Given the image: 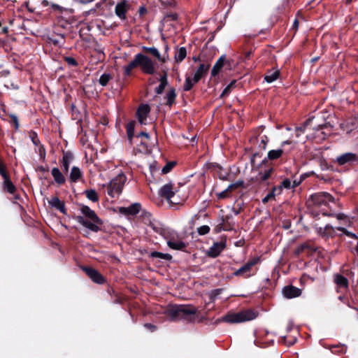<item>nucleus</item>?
Returning a JSON list of instances; mask_svg holds the SVG:
<instances>
[{
	"instance_id": "obj_13",
	"label": "nucleus",
	"mask_w": 358,
	"mask_h": 358,
	"mask_svg": "<svg viewBox=\"0 0 358 358\" xmlns=\"http://www.w3.org/2000/svg\"><path fill=\"white\" fill-rule=\"evenodd\" d=\"M130 8L129 3L127 1L124 0L118 3L115 8V15L122 20H126V13Z\"/></svg>"
},
{
	"instance_id": "obj_48",
	"label": "nucleus",
	"mask_w": 358,
	"mask_h": 358,
	"mask_svg": "<svg viewBox=\"0 0 358 358\" xmlns=\"http://www.w3.org/2000/svg\"><path fill=\"white\" fill-rule=\"evenodd\" d=\"M280 185L283 189H289L292 187L291 181L288 178H286L284 180H282Z\"/></svg>"
},
{
	"instance_id": "obj_23",
	"label": "nucleus",
	"mask_w": 358,
	"mask_h": 358,
	"mask_svg": "<svg viewBox=\"0 0 358 358\" xmlns=\"http://www.w3.org/2000/svg\"><path fill=\"white\" fill-rule=\"evenodd\" d=\"M283 153H284V150L282 148H278L276 150H271L270 151L268 152L267 157L265 158L262 161V164H264L266 163L267 160H271V161L276 160V159L280 158Z\"/></svg>"
},
{
	"instance_id": "obj_39",
	"label": "nucleus",
	"mask_w": 358,
	"mask_h": 358,
	"mask_svg": "<svg viewBox=\"0 0 358 358\" xmlns=\"http://www.w3.org/2000/svg\"><path fill=\"white\" fill-rule=\"evenodd\" d=\"M176 97V91L174 89H171L169 92L166 94V104L167 105H172V103L174 102Z\"/></svg>"
},
{
	"instance_id": "obj_41",
	"label": "nucleus",
	"mask_w": 358,
	"mask_h": 358,
	"mask_svg": "<svg viewBox=\"0 0 358 358\" xmlns=\"http://www.w3.org/2000/svg\"><path fill=\"white\" fill-rule=\"evenodd\" d=\"M111 76L108 73H103L99 78V83L101 86H106L109 80H110Z\"/></svg>"
},
{
	"instance_id": "obj_62",
	"label": "nucleus",
	"mask_w": 358,
	"mask_h": 358,
	"mask_svg": "<svg viewBox=\"0 0 358 358\" xmlns=\"http://www.w3.org/2000/svg\"><path fill=\"white\" fill-rule=\"evenodd\" d=\"M250 55H251V52H246V54H245V57H246V58H249V57H250Z\"/></svg>"
},
{
	"instance_id": "obj_8",
	"label": "nucleus",
	"mask_w": 358,
	"mask_h": 358,
	"mask_svg": "<svg viewBox=\"0 0 358 358\" xmlns=\"http://www.w3.org/2000/svg\"><path fill=\"white\" fill-rule=\"evenodd\" d=\"M138 66L141 69V71L146 73L152 75L155 73V65L152 60L148 56L141 53L136 54Z\"/></svg>"
},
{
	"instance_id": "obj_28",
	"label": "nucleus",
	"mask_w": 358,
	"mask_h": 358,
	"mask_svg": "<svg viewBox=\"0 0 358 358\" xmlns=\"http://www.w3.org/2000/svg\"><path fill=\"white\" fill-rule=\"evenodd\" d=\"M160 84L159 85L156 87L155 92L157 94H161L163 93L164 88L168 84L167 80V72L166 71H163V75L159 78Z\"/></svg>"
},
{
	"instance_id": "obj_44",
	"label": "nucleus",
	"mask_w": 358,
	"mask_h": 358,
	"mask_svg": "<svg viewBox=\"0 0 358 358\" xmlns=\"http://www.w3.org/2000/svg\"><path fill=\"white\" fill-rule=\"evenodd\" d=\"M210 231V227L208 225H203L197 229V232L199 235H206Z\"/></svg>"
},
{
	"instance_id": "obj_43",
	"label": "nucleus",
	"mask_w": 358,
	"mask_h": 358,
	"mask_svg": "<svg viewBox=\"0 0 358 358\" xmlns=\"http://www.w3.org/2000/svg\"><path fill=\"white\" fill-rule=\"evenodd\" d=\"M306 249L312 250V248H310V245L308 243H303L299 245L295 250L294 252L296 255H299Z\"/></svg>"
},
{
	"instance_id": "obj_33",
	"label": "nucleus",
	"mask_w": 358,
	"mask_h": 358,
	"mask_svg": "<svg viewBox=\"0 0 358 358\" xmlns=\"http://www.w3.org/2000/svg\"><path fill=\"white\" fill-rule=\"evenodd\" d=\"M82 176V172L80 169L77 166H73L70 173V180L71 182H77Z\"/></svg>"
},
{
	"instance_id": "obj_57",
	"label": "nucleus",
	"mask_w": 358,
	"mask_h": 358,
	"mask_svg": "<svg viewBox=\"0 0 358 358\" xmlns=\"http://www.w3.org/2000/svg\"><path fill=\"white\" fill-rule=\"evenodd\" d=\"M138 136H144L146 138H149V134L146 132H141L140 134H138Z\"/></svg>"
},
{
	"instance_id": "obj_32",
	"label": "nucleus",
	"mask_w": 358,
	"mask_h": 358,
	"mask_svg": "<svg viewBox=\"0 0 358 358\" xmlns=\"http://www.w3.org/2000/svg\"><path fill=\"white\" fill-rule=\"evenodd\" d=\"M225 59H226L225 56L222 55L216 62V63L215 64V65L213 67L212 71H211L212 76H216L219 73L220 70L222 69V67L224 65Z\"/></svg>"
},
{
	"instance_id": "obj_3",
	"label": "nucleus",
	"mask_w": 358,
	"mask_h": 358,
	"mask_svg": "<svg viewBox=\"0 0 358 358\" xmlns=\"http://www.w3.org/2000/svg\"><path fill=\"white\" fill-rule=\"evenodd\" d=\"M314 120L315 117H310L301 126L296 127V136L299 137L301 133L312 130L313 132H310L307 135L308 139H317L318 141L324 140L327 134L322 131V129L326 127V125L324 124H317L314 123Z\"/></svg>"
},
{
	"instance_id": "obj_42",
	"label": "nucleus",
	"mask_w": 358,
	"mask_h": 358,
	"mask_svg": "<svg viewBox=\"0 0 358 358\" xmlns=\"http://www.w3.org/2000/svg\"><path fill=\"white\" fill-rule=\"evenodd\" d=\"M336 229H337V230L342 231L343 234H345L346 236H348L350 238H354L355 240L358 239V236L355 233L349 231L348 229H346L344 227H338Z\"/></svg>"
},
{
	"instance_id": "obj_7",
	"label": "nucleus",
	"mask_w": 358,
	"mask_h": 358,
	"mask_svg": "<svg viewBox=\"0 0 358 358\" xmlns=\"http://www.w3.org/2000/svg\"><path fill=\"white\" fill-rule=\"evenodd\" d=\"M159 196L166 200L167 202L173 204H178L180 201L176 198V191L173 190L171 182L164 185L159 189Z\"/></svg>"
},
{
	"instance_id": "obj_51",
	"label": "nucleus",
	"mask_w": 358,
	"mask_h": 358,
	"mask_svg": "<svg viewBox=\"0 0 358 358\" xmlns=\"http://www.w3.org/2000/svg\"><path fill=\"white\" fill-rule=\"evenodd\" d=\"M275 198V196L273 193L271 191L268 192L263 199H262V203H266L268 201L271 199H273Z\"/></svg>"
},
{
	"instance_id": "obj_4",
	"label": "nucleus",
	"mask_w": 358,
	"mask_h": 358,
	"mask_svg": "<svg viewBox=\"0 0 358 358\" xmlns=\"http://www.w3.org/2000/svg\"><path fill=\"white\" fill-rule=\"evenodd\" d=\"M331 203H334V198L331 194L327 192H319L313 194L308 201V206L321 208L320 211L322 215L326 216L332 215V214L328 213L324 208L330 205Z\"/></svg>"
},
{
	"instance_id": "obj_55",
	"label": "nucleus",
	"mask_w": 358,
	"mask_h": 358,
	"mask_svg": "<svg viewBox=\"0 0 358 358\" xmlns=\"http://www.w3.org/2000/svg\"><path fill=\"white\" fill-rule=\"evenodd\" d=\"M145 327L150 329L152 331H155L156 329V327L151 324H149V323H146L145 324Z\"/></svg>"
},
{
	"instance_id": "obj_59",
	"label": "nucleus",
	"mask_w": 358,
	"mask_h": 358,
	"mask_svg": "<svg viewBox=\"0 0 358 358\" xmlns=\"http://www.w3.org/2000/svg\"><path fill=\"white\" fill-rule=\"evenodd\" d=\"M291 143V141H282V143H281V146L283 147L285 145H287V144H290Z\"/></svg>"
},
{
	"instance_id": "obj_47",
	"label": "nucleus",
	"mask_w": 358,
	"mask_h": 358,
	"mask_svg": "<svg viewBox=\"0 0 358 358\" xmlns=\"http://www.w3.org/2000/svg\"><path fill=\"white\" fill-rule=\"evenodd\" d=\"M127 131L129 138H131L134 133V126L133 123H129L127 127Z\"/></svg>"
},
{
	"instance_id": "obj_61",
	"label": "nucleus",
	"mask_w": 358,
	"mask_h": 358,
	"mask_svg": "<svg viewBox=\"0 0 358 358\" xmlns=\"http://www.w3.org/2000/svg\"><path fill=\"white\" fill-rule=\"evenodd\" d=\"M336 217H337L338 220L343 219V214H338V215H336Z\"/></svg>"
},
{
	"instance_id": "obj_54",
	"label": "nucleus",
	"mask_w": 358,
	"mask_h": 358,
	"mask_svg": "<svg viewBox=\"0 0 358 358\" xmlns=\"http://www.w3.org/2000/svg\"><path fill=\"white\" fill-rule=\"evenodd\" d=\"M31 140H32L33 143L35 145H37L40 143V141H39L38 138H37V136H36V134H34V135L31 136Z\"/></svg>"
},
{
	"instance_id": "obj_9",
	"label": "nucleus",
	"mask_w": 358,
	"mask_h": 358,
	"mask_svg": "<svg viewBox=\"0 0 358 358\" xmlns=\"http://www.w3.org/2000/svg\"><path fill=\"white\" fill-rule=\"evenodd\" d=\"M260 259L259 257H255L252 259L249 260L247 263L243 265L240 268L236 270L234 275L235 276H241L243 278H248L252 275L251 273L252 267L259 263Z\"/></svg>"
},
{
	"instance_id": "obj_17",
	"label": "nucleus",
	"mask_w": 358,
	"mask_h": 358,
	"mask_svg": "<svg viewBox=\"0 0 358 358\" xmlns=\"http://www.w3.org/2000/svg\"><path fill=\"white\" fill-rule=\"evenodd\" d=\"M225 242L223 241L214 243L208 251V256L211 257H217L225 248Z\"/></svg>"
},
{
	"instance_id": "obj_10",
	"label": "nucleus",
	"mask_w": 358,
	"mask_h": 358,
	"mask_svg": "<svg viewBox=\"0 0 358 358\" xmlns=\"http://www.w3.org/2000/svg\"><path fill=\"white\" fill-rule=\"evenodd\" d=\"M150 112V107L148 104H141L136 111V117L141 124H146L148 114Z\"/></svg>"
},
{
	"instance_id": "obj_24",
	"label": "nucleus",
	"mask_w": 358,
	"mask_h": 358,
	"mask_svg": "<svg viewBox=\"0 0 358 358\" xmlns=\"http://www.w3.org/2000/svg\"><path fill=\"white\" fill-rule=\"evenodd\" d=\"M51 174H52V177L54 178L55 182L57 185H63L64 183H65L66 178L58 168H57V167L52 168L51 170Z\"/></svg>"
},
{
	"instance_id": "obj_5",
	"label": "nucleus",
	"mask_w": 358,
	"mask_h": 358,
	"mask_svg": "<svg viewBox=\"0 0 358 358\" xmlns=\"http://www.w3.org/2000/svg\"><path fill=\"white\" fill-rule=\"evenodd\" d=\"M257 314L252 310H245L238 313H229L217 320V322L240 323L256 318Z\"/></svg>"
},
{
	"instance_id": "obj_1",
	"label": "nucleus",
	"mask_w": 358,
	"mask_h": 358,
	"mask_svg": "<svg viewBox=\"0 0 358 358\" xmlns=\"http://www.w3.org/2000/svg\"><path fill=\"white\" fill-rule=\"evenodd\" d=\"M166 315L172 321L184 320L187 322H194L197 309L192 305H175L169 307Z\"/></svg>"
},
{
	"instance_id": "obj_50",
	"label": "nucleus",
	"mask_w": 358,
	"mask_h": 358,
	"mask_svg": "<svg viewBox=\"0 0 358 358\" xmlns=\"http://www.w3.org/2000/svg\"><path fill=\"white\" fill-rule=\"evenodd\" d=\"M282 189L283 188L281 187V185L275 186V187H273L271 192H272V193H273L274 196H275L282 193Z\"/></svg>"
},
{
	"instance_id": "obj_34",
	"label": "nucleus",
	"mask_w": 358,
	"mask_h": 358,
	"mask_svg": "<svg viewBox=\"0 0 358 358\" xmlns=\"http://www.w3.org/2000/svg\"><path fill=\"white\" fill-rule=\"evenodd\" d=\"M187 56V50L185 47L180 48L175 53L176 62H181Z\"/></svg>"
},
{
	"instance_id": "obj_37",
	"label": "nucleus",
	"mask_w": 358,
	"mask_h": 358,
	"mask_svg": "<svg viewBox=\"0 0 358 358\" xmlns=\"http://www.w3.org/2000/svg\"><path fill=\"white\" fill-rule=\"evenodd\" d=\"M255 140L259 141V148L265 150L268 142V138L266 135H259Z\"/></svg>"
},
{
	"instance_id": "obj_60",
	"label": "nucleus",
	"mask_w": 358,
	"mask_h": 358,
	"mask_svg": "<svg viewBox=\"0 0 358 358\" xmlns=\"http://www.w3.org/2000/svg\"><path fill=\"white\" fill-rule=\"evenodd\" d=\"M236 83L235 80H232L228 85H230V88L233 87Z\"/></svg>"
},
{
	"instance_id": "obj_53",
	"label": "nucleus",
	"mask_w": 358,
	"mask_h": 358,
	"mask_svg": "<svg viewBox=\"0 0 358 358\" xmlns=\"http://www.w3.org/2000/svg\"><path fill=\"white\" fill-rule=\"evenodd\" d=\"M336 348L338 347H336ZM340 348V350L338 351H337L338 353H341V354H344L347 352V346L345 345H342L341 346L338 347Z\"/></svg>"
},
{
	"instance_id": "obj_25",
	"label": "nucleus",
	"mask_w": 358,
	"mask_h": 358,
	"mask_svg": "<svg viewBox=\"0 0 358 358\" xmlns=\"http://www.w3.org/2000/svg\"><path fill=\"white\" fill-rule=\"evenodd\" d=\"M280 76V70L278 69H273L266 72L264 76V80L268 83H271L276 80Z\"/></svg>"
},
{
	"instance_id": "obj_26",
	"label": "nucleus",
	"mask_w": 358,
	"mask_h": 358,
	"mask_svg": "<svg viewBox=\"0 0 358 358\" xmlns=\"http://www.w3.org/2000/svg\"><path fill=\"white\" fill-rule=\"evenodd\" d=\"M3 188L4 191L8 192L10 194H14L16 187L12 182V181L10 180L9 176L8 175L3 177Z\"/></svg>"
},
{
	"instance_id": "obj_45",
	"label": "nucleus",
	"mask_w": 358,
	"mask_h": 358,
	"mask_svg": "<svg viewBox=\"0 0 358 358\" xmlns=\"http://www.w3.org/2000/svg\"><path fill=\"white\" fill-rule=\"evenodd\" d=\"M175 162H168L162 169V173H168L169 172H170V171L173 168V166H175Z\"/></svg>"
},
{
	"instance_id": "obj_11",
	"label": "nucleus",
	"mask_w": 358,
	"mask_h": 358,
	"mask_svg": "<svg viewBox=\"0 0 358 358\" xmlns=\"http://www.w3.org/2000/svg\"><path fill=\"white\" fill-rule=\"evenodd\" d=\"M336 228H334L331 224H327L324 227H317L316 231L317 234L323 238L328 239L329 238H333L336 236Z\"/></svg>"
},
{
	"instance_id": "obj_56",
	"label": "nucleus",
	"mask_w": 358,
	"mask_h": 358,
	"mask_svg": "<svg viewBox=\"0 0 358 358\" xmlns=\"http://www.w3.org/2000/svg\"><path fill=\"white\" fill-rule=\"evenodd\" d=\"M11 117L13 118V121H14V122H15V127H16V128H18L19 124H18V120H17V116H16V115H11Z\"/></svg>"
},
{
	"instance_id": "obj_52",
	"label": "nucleus",
	"mask_w": 358,
	"mask_h": 358,
	"mask_svg": "<svg viewBox=\"0 0 358 358\" xmlns=\"http://www.w3.org/2000/svg\"><path fill=\"white\" fill-rule=\"evenodd\" d=\"M231 90L230 85H227L221 94V96H226L229 94Z\"/></svg>"
},
{
	"instance_id": "obj_63",
	"label": "nucleus",
	"mask_w": 358,
	"mask_h": 358,
	"mask_svg": "<svg viewBox=\"0 0 358 358\" xmlns=\"http://www.w3.org/2000/svg\"><path fill=\"white\" fill-rule=\"evenodd\" d=\"M355 250L356 253L358 255V241H357V246L355 248Z\"/></svg>"
},
{
	"instance_id": "obj_12",
	"label": "nucleus",
	"mask_w": 358,
	"mask_h": 358,
	"mask_svg": "<svg viewBox=\"0 0 358 358\" xmlns=\"http://www.w3.org/2000/svg\"><path fill=\"white\" fill-rule=\"evenodd\" d=\"M243 185V182L242 180L236 181V182L229 185L228 186V187L227 189H225L224 190H223L219 193H217L216 196L218 199H224L231 197V192L234 189H236L240 187H242Z\"/></svg>"
},
{
	"instance_id": "obj_22",
	"label": "nucleus",
	"mask_w": 358,
	"mask_h": 358,
	"mask_svg": "<svg viewBox=\"0 0 358 358\" xmlns=\"http://www.w3.org/2000/svg\"><path fill=\"white\" fill-rule=\"evenodd\" d=\"M210 68V64H201L199 65L195 73H194V80L196 82H199L201 78L206 75Z\"/></svg>"
},
{
	"instance_id": "obj_18",
	"label": "nucleus",
	"mask_w": 358,
	"mask_h": 358,
	"mask_svg": "<svg viewBox=\"0 0 358 358\" xmlns=\"http://www.w3.org/2000/svg\"><path fill=\"white\" fill-rule=\"evenodd\" d=\"M301 289L292 285L286 286L282 289V294L287 299L298 297L301 294Z\"/></svg>"
},
{
	"instance_id": "obj_2",
	"label": "nucleus",
	"mask_w": 358,
	"mask_h": 358,
	"mask_svg": "<svg viewBox=\"0 0 358 358\" xmlns=\"http://www.w3.org/2000/svg\"><path fill=\"white\" fill-rule=\"evenodd\" d=\"M81 213L83 216L76 217L78 222L92 232H98L101 230L103 222L93 210L84 206L81 208Z\"/></svg>"
},
{
	"instance_id": "obj_16",
	"label": "nucleus",
	"mask_w": 358,
	"mask_h": 358,
	"mask_svg": "<svg viewBox=\"0 0 358 358\" xmlns=\"http://www.w3.org/2000/svg\"><path fill=\"white\" fill-rule=\"evenodd\" d=\"M358 160V155L352 152H346L337 157L336 162L340 165L352 163Z\"/></svg>"
},
{
	"instance_id": "obj_64",
	"label": "nucleus",
	"mask_w": 358,
	"mask_h": 358,
	"mask_svg": "<svg viewBox=\"0 0 358 358\" xmlns=\"http://www.w3.org/2000/svg\"><path fill=\"white\" fill-rule=\"evenodd\" d=\"M172 18H173V20H176V15H172Z\"/></svg>"
},
{
	"instance_id": "obj_31",
	"label": "nucleus",
	"mask_w": 358,
	"mask_h": 358,
	"mask_svg": "<svg viewBox=\"0 0 358 358\" xmlns=\"http://www.w3.org/2000/svg\"><path fill=\"white\" fill-rule=\"evenodd\" d=\"M273 169L271 166L268 167L264 171H260L257 176V180L260 182H266L271 176Z\"/></svg>"
},
{
	"instance_id": "obj_58",
	"label": "nucleus",
	"mask_w": 358,
	"mask_h": 358,
	"mask_svg": "<svg viewBox=\"0 0 358 358\" xmlns=\"http://www.w3.org/2000/svg\"><path fill=\"white\" fill-rule=\"evenodd\" d=\"M293 27L295 29H297L298 27H299V22L298 20L296 19L294 22H293Z\"/></svg>"
},
{
	"instance_id": "obj_19",
	"label": "nucleus",
	"mask_w": 358,
	"mask_h": 358,
	"mask_svg": "<svg viewBox=\"0 0 358 358\" xmlns=\"http://www.w3.org/2000/svg\"><path fill=\"white\" fill-rule=\"evenodd\" d=\"M143 49L149 52L152 56L156 58L157 60L161 62L162 63H165L169 58V55L165 54L164 55H161L157 48L155 47H145L143 46Z\"/></svg>"
},
{
	"instance_id": "obj_36",
	"label": "nucleus",
	"mask_w": 358,
	"mask_h": 358,
	"mask_svg": "<svg viewBox=\"0 0 358 358\" xmlns=\"http://www.w3.org/2000/svg\"><path fill=\"white\" fill-rule=\"evenodd\" d=\"M138 66V62L136 58V55L134 57V60H132L128 65L124 67V74L126 76L130 75L133 69Z\"/></svg>"
},
{
	"instance_id": "obj_27",
	"label": "nucleus",
	"mask_w": 358,
	"mask_h": 358,
	"mask_svg": "<svg viewBox=\"0 0 358 358\" xmlns=\"http://www.w3.org/2000/svg\"><path fill=\"white\" fill-rule=\"evenodd\" d=\"M168 246L173 250H181L186 247V244L176 239H169L167 241Z\"/></svg>"
},
{
	"instance_id": "obj_29",
	"label": "nucleus",
	"mask_w": 358,
	"mask_h": 358,
	"mask_svg": "<svg viewBox=\"0 0 358 358\" xmlns=\"http://www.w3.org/2000/svg\"><path fill=\"white\" fill-rule=\"evenodd\" d=\"M73 159V155L71 152H66L63 154L62 160V165L63 171L67 172L69 169V166Z\"/></svg>"
},
{
	"instance_id": "obj_20",
	"label": "nucleus",
	"mask_w": 358,
	"mask_h": 358,
	"mask_svg": "<svg viewBox=\"0 0 358 358\" xmlns=\"http://www.w3.org/2000/svg\"><path fill=\"white\" fill-rule=\"evenodd\" d=\"M142 216L144 217L145 224H148L154 231L161 234L162 228L156 222L151 220V214L150 213L143 211L142 212Z\"/></svg>"
},
{
	"instance_id": "obj_6",
	"label": "nucleus",
	"mask_w": 358,
	"mask_h": 358,
	"mask_svg": "<svg viewBox=\"0 0 358 358\" xmlns=\"http://www.w3.org/2000/svg\"><path fill=\"white\" fill-rule=\"evenodd\" d=\"M127 177L122 173H119L113 178L108 184L103 185V187L106 188L107 194L112 198L117 197L122 191Z\"/></svg>"
},
{
	"instance_id": "obj_49",
	"label": "nucleus",
	"mask_w": 358,
	"mask_h": 358,
	"mask_svg": "<svg viewBox=\"0 0 358 358\" xmlns=\"http://www.w3.org/2000/svg\"><path fill=\"white\" fill-rule=\"evenodd\" d=\"M65 61L67 62L69 65L76 66L78 65L77 61L71 57H66L65 58Z\"/></svg>"
},
{
	"instance_id": "obj_30",
	"label": "nucleus",
	"mask_w": 358,
	"mask_h": 358,
	"mask_svg": "<svg viewBox=\"0 0 358 358\" xmlns=\"http://www.w3.org/2000/svg\"><path fill=\"white\" fill-rule=\"evenodd\" d=\"M334 282L339 288H347L348 285V279L341 274H335L334 275Z\"/></svg>"
},
{
	"instance_id": "obj_14",
	"label": "nucleus",
	"mask_w": 358,
	"mask_h": 358,
	"mask_svg": "<svg viewBox=\"0 0 358 358\" xmlns=\"http://www.w3.org/2000/svg\"><path fill=\"white\" fill-rule=\"evenodd\" d=\"M83 269L94 282L98 284H102L104 282L103 277L96 270L91 267H84Z\"/></svg>"
},
{
	"instance_id": "obj_40",
	"label": "nucleus",
	"mask_w": 358,
	"mask_h": 358,
	"mask_svg": "<svg viewBox=\"0 0 358 358\" xmlns=\"http://www.w3.org/2000/svg\"><path fill=\"white\" fill-rule=\"evenodd\" d=\"M85 195L88 199L91 200L93 202L97 201L99 200L97 193L94 189L86 190Z\"/></svg>"
},
{
	"instance_id": "obj_15",
	"label": "nucleus",
	"mask_w": 358,
	"mask_h": 358,
	"mask_svg": "<svg viewBox=\"0 0 358 358\" xmlns=\"http://www.w3.org/2000/svg\"><path fill=\"white\" fill-rule=\"evenodd\" d=\"M141 210V205L140 203H134L128 207H120L119 211L120 213L125 215H136Z\"/></svg>"
},
{
	"instance_id": "obj_46",
	"label": "nucleus",
	"mask_w": 358,
	"mask_h": 358,
	"mask_svg": "<svg viewBox=\"0 0 358 358\" xmlns=\"http://www.w3.org/2000/svg\"><path fill=\"white\" fill-rule=\"evenodd\" d=\"M222 291V289H217L213 290L209 294V297H210V301H214L217 299V296L221 294Z\"/></svg>"
},
{
	"instance_id": "obj_35",
	"label": "nucleus",
	"mask_w": 358,
	"mask_h": 358,
	"mask_svg": "<svg viewBox=\"0 0 358 358\" xmlns=\"http://www.w3.org/2000/svg\"><path fill=\"white\" fill-rule=\"evenodd\" d=\"M197 83L198 82H196L194 80V77L192 78L190 76H186L185 81L183 85V90L186 92L189 91L192 88V87Z\"/></svg>"
},
{
	"instance_id": "obj_38",
	"label": "nucleus",
	"mask_w": 358,
	"mask_h": 358,
	"mask_svg": "<svg viewBox=\"0 0 358 358\" xmlns=\"http://www.w3.org/2000/svg\"><path fill=\"white\" fill-rule=\"evenodd\" d=\"M150 257L153 258H159L165 260H171L172 259V256L168 253H162L160 252H152L150 254Z\"/></svg>"
},
{
	"instance_id": "obj_21",
	"label": "nucleus",
	"mask_w": 358,
	"mask_h": 358,
	"mask_svg": "<svg viewBox=\"0 0 358 358\" xmlns=\"http://www.w3.org/2000/svg\"><path fill=\"white\" fill-rule=\"evenodd\" d=\"M48 203L53 208L57 209L63 214H66V208L65 205L63 201H62L58 197L54 196L52 197L49 201Z\"/></svg>"
}]
</instances>
